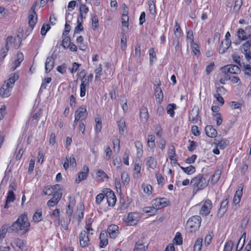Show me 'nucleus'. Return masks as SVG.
I'll list each match as a JSON object with an SVG mask.
<instances>
[{
	"label": "nucleus",
	"instance_id": "obj_55",
	"mask_svg": "<svg viewBox=\"0 0 251 251\" xmlns=\"http://www.w3.org/2000/svg\"><path fill=\"white\" fill-rule=\"evenodd\" d=\"M97 177L100 178L101 180H103L104 178H107L108 176L106 173L101 170H98L97 172Z\"/></svg>",
	"mask_w": 251,
	"mask_h": 251
},
{
	"label": "nucleus",
	"instance_id": "obj_50",
	"mask_svg": "<svg viewBox=\"0 0 251 251\" xmlns=\"http://www.w3.org/2000/svg\"><path fill=\"white\" fill-rule=\"evenodd\" d=\"M42 218V211L37 210L33 216V220L35 222H39Z\"/></svg>",
	"mask_w": 251,
	"mask_h": 251
},
{
	"label": "nucleus",
	"instance_id": "obj_33",
	"mask_svg": "<svg viewBox=\"0 0 251 251\" xmlns=\"http://www.w3.org/2000/svg\"><path fill=\"white\" fill-rule=\"evenodd\" d=\"M147 245H145L142 241H139L135 244L134 251H146Z\"/></svg>",
	"mask_w": 251,
	"mask_h": 251
},
{
	"label": "nucleus",
	"instance_id": "obj_2",
	"mask_svg": "<svg viewBox=\"0 0 251 251\" xmlns=\"http://www.w3.org/2000/svg\"><path fill=\"white\" fill-rule=\"evenodd\" d=\"M209 179L206 178L203 174H199L190 181V186L193 188V193L204 189L208 184Z\"/></svg>",
	"mask_w": 251,
	"mask_h": 251
},
{
	"label": "nucleus",
	"instance_id": "obj_31",
	"mask_svg": "<svg viewBox=\"0 0 251 251\" xmlns=\"http://www.w3.org/2000/svg\"><path fill=\"white\" fill-rule=\"evenodd\" d=\"M251 43L250 41H247L244 43L240 48L241 52L246 56L250 51Z\"/></svg>",
	"mask_w": 251,
	"mask_h": 251
},
{
	"label": "nucleus",
	"instance_id": "obj_6",
	"mask_svg": "<svg viewBox=\"0 0 251 251\" xmlns=\"http://www.w3.org/2000/svg\"><path fill=\"white\" fill-rule=\"evenodd\" d=\"M88 115L86 106H81L79 107L75 112V121H81L85 120Z\"/></svg>",
	"mask_w": 251,
	"mask_h": 251
},
{
	"label": "nucleus",
	"instance_id": "obj_48",
	"mask_svg": "<svg viewBox=\"0 0 251 251\" xmlns=\"http://www.w3.org/2000/svg\"><path fill=\"white\" fill-rule=\"evenodd\" d=\"M121 178L122 182L124 185H127L129 181V177L127 173H122L121 175Z\"/></svg>",
	"mask_w": 251,
	"mask_h": 251
},
{
	"label": "nucleus",
	"instance_id": "obj_11",
	"mask_svg": "<svg viewBox=\"0 0 251 251\" xmlns=\"http://www.w3.org/2000/svg\"><path fill=\"white\" fill-rule=\"evenodd\" d=\"M62 197V194L60 192H56L53 194V197L48 201L47 204L48 206H53L56 205Z\"/></svg>",
	"mask_w": 251,
	"mask_h": 251
},
{
	"label": "nucleus",
	"instance_id": "obj_3",
	"mask_svg": "<svg viewBox=\"0 0 251 251\" xmlns=\"http://www.w3.org/2000/svg\"><path fill=\"white\" fill-rule=\"evenodd\" d=\"M201 218L199 216H194L190 218L187 223V228L190 232L197 230L201 225Z\"/></svg>",
	"mask_w": 251,
	"mask_h": 251
},
{
	"label": "nucleus",
	"instance_id": "obj_46",
	"mask_svg": "<svg viewBox=\"0 0 251 251\" xmlns=\"http://www.w3.org/2000/svg\"><path fill=\"white\" fill-rule=\"evenodd\" d=\"M180 168L186 174L191 175L193 174L196 170L195 168L192 165H190L187 167H180Z\"/></svg>",
	"mask_w": 251,
	"mask_h": 251
},
{
	"label": "nucleus",
	"instance_id": "obj_5",
	"mask_svg": "<svg viewBox=\"0 0 251 251\" xmlns=\"http://www.w3.org/2000/svg\"><path fill=\"white\" fill-rule=\"evenodd\" d=\"M21 42L22 39L19 36L16 37L8 36L6 39V46L10 49H18L21 45Z\"/></svg>",
	"mask_w": 251,
	"mask_h": 251
},
{
	"label": "nucleus",
	"instance_id": "obj_4",
	"mask_svg": "<svg viewBox=\"0 0 251 251\" xmlns=\"http://www.w3.org/2000/svg\"><path fill=\"white\" fill-rule=\"evenodd\" d=\"M141 216L139 213L131 212L124 219L125 222L127 226H134L136 225L140 219Z\"/></svg>",
	"mask_w": 251,
	"mask_h": 251
},
{
	"label": "nucleus",
	"instance_id": "obj_17",
	"mask_svg": "<svg viewBox=\"0 0 251 251\" xmlns=\"http://www.w3.org/2000/svg\"><path fill=\"white\" fill-rule=\"evenodd\" d=\"M100 247L103 248L108 244L107 234L105 230L101 232L100 235Z\"/></svg>",
	"mask_w": 251,
	"mask_h": 251
},
{
	"label": "nucleus",
	"instance_id": "obj_45",
	"mask_svg": "<svg viewBox=\"0 0 251 251\" xmlns=\"http://www.w3.org/2000/svg\"><path fill=\"white\" fill-rule=\"evenodd\" d=\"M75 204L74 201H72L68 205V209L67 210V213L68 215L69 218L71 220L73 218V205Z\"/></svg>",
	"mask_w": 251,
	"mask_h": 251
},
{
	"label": "nucleus",
	"instance_id": "obj_62",
	"mask_svg": "<svg viewBox=\"0 0 251 251\" xmlns=\"http://www.w3.org/2000/svg\"><path fill=\"white\" fill-rule=\"evenodd\" d=\"M104 151L106 154L105 159L109 160L112 154V150L109 147L107 146L105 148Z\"/></svg>",
	"mask_w": 251,
	"mask_h": 251
},
{
	"label": "nucleus",
	"instance_id": "obj_44",
	"mask_svg": "<svg viewBox=\"0 0 251 251\" xmlns=\"http://www.w3.org/2000/svg\"><path fill=\"white\" fill-rule=\"evenodd\" d=\"M142 188L145 193L150 195L152 193V187L149 184L143 183L142 185Z\"/></svg>",
	"mask_w": 251,
	"mask_h": 251
},
{
	"label": "nucleus",
	"instance_id": "obj_30",
	"mask_svg": "<svg viewBox=\"0 0 251 251\" xmlns=\"http://www.w3.org/2000/svg\"><path fill=\"white\" fill-rule=\"evenodd\" d=\"M118 126L119 130V133L124 135L126 131V122L124 120L121 119L118 122Z\"/></svg>",
	"mask_w": 251,
	"mask_h": 251
},
{
	"label": "nucleus",
	"instance_id": "obj_1",
	"mask_svg": "<svg viewBox=\"0 0 251 251\" xmlns=\"http://www.w3.org/2000/svg\"><path fill=\"white\" fill-rule=\"evenodd\" d=\"M29 226L30 223L28 221L27 215L24 214L20 215L17 221L13 223L11 228L13 231L24 234L28 230Z\"/></svg>",
	"mask_w": 251,
	"mask_h": 251
},
{
	"label": "nucleus",
	"instance_id": "obj_7",
	"mask_svg": "<svg viewBox=\"0 0 251 251\" xmlns=\"http://www.w3.org/2000/svg\"><path fill=\"white\" fill-rule=\"evenodd\" d=\"M199 108L198 106L195 105L190 113L189 120L193 124H196L200 120Z\"/></svg>",
	"mask_w": 251,
	"mask_h": 251
},
{
	"label": "nucleus",
	"instance_id": "obj_64",
	"mask_svg": "<svg viewBox=\"0 0 251 251\" xmlns=\"http://www.w3.org/2000/svg\"><path fill=\"white\" fill-rule=\"evenodd\" d=\"M50 26L48 24H43L41 30V33L42 35H46L47 32L50 29Z\"/></svg>",
	"mask_w": 251,
	"mask_h": 251
},
{
	"label": "nucleus",
	"instance_id": "obj_49",
	"mask_svg": "<svg viewBox=\"0 0 251 251\" xmlns=\"http://www.w3.org/2000/svg\"><path fill=\"white\" fill-rule=\"evenodd\" d=\"M229 73L230 74H238L240 71V68L236 65H229Z\"/></svg>",
	"mask_w": 251,
	"mask_h": 251
},
{
	"label": "nucleus",
	"instance_id": "obj_10",
	"mask_svg": "<svg viewBox=\"0 0 251 251\" xmlns=\"http://www.w3.org/2000/svg\"><path fill=\"white\" fill-rule=\"evenodd\" d=\"M35 10V6H32L30 9L28 15V24L31 28L34 27L37 20V15Z\"/></svg>",
	"mask_w": 251,
	"mask_h": 251
},
{
	"label": "nucleus",
	"instance_id": "obj_14",
	"mask_svg": "<svg viewBox=\"0 0 251 251\" xmlns=\"http://www.w3.org/2000/svg\"><path fill=\"white\" fill-rule=\"evenodd\" d=\"M24 60V55L22 53L18 52L16 57V59L12 64L11 71H14Z\"/></svg>",
	"mask_w": 251,
	"mask_h": 251
},
{
	"label": "nucleus",
	"instance_id": "obj_57",
	"mask_svg": "<svg viewBox=\"0 0 251 251\" xmlns=\"http://www.w3.org/2000/svg\"><path fill=\"white\" fill-rule=\"evenodd\" d=\"M229 142L228 140H222L218 144L217 146L220 149H224L229 145Z\"/></svg>",
	"mask_w": 251,
	"mask_h": 251
},
{
	"label": "nucleus",
	"instance_id": "obj_47",
	"mask_svg": "<svg viewBox=\"0 0 251 251\" xmlns=\"http://www.w3.org/2000/svg\"><path fill=\"white\" fill-rule=\"evenodd\" d=\"M144 211L149 216L154 215L157 212V210L153 206L145 207Z\"/></svg>",
	"mask_w": 251,
	"mask_h": 251
},
{
	"label": "nucleus",
	"instance_id": "obj_9",
	"mask_svg": "<svg viewBox=\"0 0 251 251\" xmlns=\"http://www.w3.org/2000/svg\"><path fill=\"white\" fill-rule=\"evenodd\" d=\"M152 206L157 211L167 205V200L165 198H158L152 201Z\"/></svg>",
	"mask_w": 251,
	"mask_h": 251
},
{
	"label": "nucleus",
	"instance_id": "obj_36",
	"mask_svg": "<svg viewBox=\"0 0 251 251\" xmlns=\"http://www.w3.org/2000/svg\"><path fill=\"white\" fill-rule=\"evenodd\" d=\"M242 195V189H238L236 191L234 197L233 198V202L237 204L239 203L241 201V198Z\"/></svg>",
	"mask_w": 251,
	"mask_h": 251
},
{
	"label": "nucleus",
	"instance_id": "obj_42",
	"mask_svg": "<svg viewBox=\"0 0 251 251\" xmlns=\"http://www.w3.org/2000/svg\"><path fill=\"white\" fill-rule=\"evenodd\" d=\"M237 35L239 39L242 40H245L248 39L245 30H244L242 28L239 29L237 32Z\"/></svg>",
	"mask_w": 251,
	"mask_h": 251
},
{
	"label": "nucleus",
	"instance_id": "obj_61",
	"mask_svg": "<svg viewBox=\"0 0 251 251\" xmlns=\"http://www.w3.org/2000/svg\"><path fill=\"white\" fill-rule=\"evenodd\" d=\"M229 105L232 109H240L242 104L237 101H232L230 103Z\"/></svg>",
	"mask_w": 251,
	"mask_h": 251
},
{
	"label": "nucleus",
	"instance_id": "obj_54",
	"mask_svg": "<svg viewBox=\"0 0 251 251\" xmlns=\"http://www.w3.org/2000/svg\"><path fill=\"white\" fill-rule=\"evenodd\" d=\"M113 143L114 146V151L118 152L120 149V141L118 138L113 139Z\"/></svg>",
	"mask_w": 251,
	"mask_h": 251
},
{
	"label": "nucleus",
	"instance_id": "obj_15",
	"mask_svg": "<svg viewBox=\"0 0 251 251\" xmlns=\"http://www.w3.org/2000/svg\"><path fill=\"white\" fill-rule=\"evenodd\" d=\"M59 188V185L58 184L53 185L50 187H47L45 188L43 191V194L44 195L47 196H51L52 195L53 196V194L56 192H58V191H56L55 190L58 189Z\"/></svg>",
	"mask_w": 251,
	"mask_h": 251
},
{
	"label": "nucleus",
	"instance_id": "obj_13",
	"mask_svg": "<svg viewBox=\"0 0 251 251\" xmlns=\"http://www.w3.org/2000/svg\"><path fill=\"white\" fill-rule=\"evenodd\" d=\"M88 236L85 231H82L79 235V242L80 246L84 248L88 245Z\"/></svg>",
	"mask_w": 251,
	"mask_h": 251
},
{
	"label": "nucleus",
	"instance_id": "obj_38",
	"mask_svg": "<svg viewBox=\"0 0 251 251\" xmlns=\"http://www.w3.org/2000/svg\"><path fill=\"white\" fill-rule=\"evenodd\" d=\"M14 243L16 246L22 251L26 250L25 243L23 240L17 238L15 239Z\"/></svg>",
	"mask_w": 251,
	"mask_h": 251
},
{
	"label": "nucleus",
	"instance_id": "obj_8",
	"mask_svg": "<svg viewBox=\"0 0 251 251\" xmlns=\"http://www.w3.org/2000/svg\"><path fill=\"white\" fill-rule=\"evenodd\" d=\"M212 204L211 201L209 200H206L202 205L200 213L202 216L208 215L212 209Z\"/></svg>",
	"mask_w": 251,
	"mask_h": 251
},
{
	"label": "nucleus",
	"instance_id": "obj_58",
	"mask_svg": "<svg viewBox=\"0 0 251 251\" xmlns=\"http://www.w3.org/2000/svg\"><path fill=\"white\" fill-rule=\"evenodd\" d=\"M233 247V243L232 241H228L225 245L224 251H231Z\"/></svg>",
	"mask_w": 251,
	"mask_h": 251
},
{
	"label": "nucleus",
	"instance_id": "obj_26",
	"mask_svg": "<svg viewBox=\"0 0 251 251\" xmlns=\"http://www.w3.org/2000/svg\"><path fill=\"white\" fill-rule=\"evenodd\" d=\"M93 78V75L92 74H91L87 76L84 75L81 79V83L80 86H84L88 87L90 82L92 80Z\"/></svg>",
	"mask_w": 251,
	"mask_h": 251
},
{
	"label": "nucleus",
	"instance_id": "obj_60",
	"mask_svg": "<svg viewBox=\"0 0 251 251\" xmlns=\"http://www.w3.org/2000/svg\"><path fill=\"white\" fill-rule=\"evenodd\" d=\"M140 171L141 165L139 163H135L134 168V174L136 175L137 177L140 176Z\"/></svg>",
	"mask_w": 251,
	"mask_h": 251
},
{
	"label": "nucleus",
	"instance_id": "obj_19",
	"mask_svg": "<svg viewBox=\"0 0 251 251\" xmlns=\"http://www.w3.org/2000/svg\"><path fill=\"white\" fill-rule=\"evenodd\" d=\"M106 197L108 205L111 206H114L116 201V198L114 193L112 191H109L107 193Z\"/></svg>",
	"mask_w": 251,
	"mask_h": 251
},
{
	"label": "nucleus",
	"instance_id": "obj_27",
	"mask_svg": "<svg viewBox=\"0 0 251 251\" xmlns=\"http://www.w3.org/2000/svg\"><path fill=\"white\" fill-rule=\"evenodd\" d=\"M140 116L141 120L145 123L146 122L149 118V113L146 107H142L140 109Z\"/></svg>",
	"mask_w": 251,
	"mask_h": 251
},
{
	"label": "nucleus",
	"instance_id": "obj_39",
	"mask_svg": "<svg viewBox=\"0 0 251 251\" xmlns=\"http://www.w3.org/2000/svg\"><path fill=\"white\" fill-rule=\"evenodd\" d=\"M203 239L201 237H200L197 239L196 241L195 242L194 246V251H201L202 246Z\"/></svg>",
	"mask_w": 251,
	"mask_h": 251
},
{
	"label": "nucleus",
	"instance_id": "obj_21",
	"mask_svg": "<svg viewBox=\"0 0 251 251\" xmlns=\"http://www.w3.org/2000/svg\"><path fill=\"white\" fill-rule=\"evenodd\" d=\"M126 7L125 4L124 5V12L123 14L122 17V24L123 26H125L127 28L128 27L129 23H128V20L129 18L127 15V11L126 10Z\"/></svg>",
	"mask_w": 251,
	"mask_h": 251
},
{
	"label": "nucleus",
	"instance_id": "obj_18",
	"mask_svg": "<svg viewBox=\"0 0 251 251\" xmlns=\"http://www.w3.org/2000/svg\"><path fill=\"white\" fill-rule=\"evenodd\" d=\"M230 44L231 42L229 39H225L223 41L219 48V53L221 54L225 53L226 50L229 47Z\"/></svg>",
	"mask_w": 251,
	"mask_h": 251
},
{
	"label": "nucleus",
	"instance_id": "obj_35",
	"mask_svg": "<svg viewBox=\"0 0 251 251\" xmlns=\"http://www.w3.org/2000/svg\"><path fill=\"white\" fill-rule=\"evenodd\" d=\"M79 11L81 19H85L86 14L89 11L88 7L84 4H81L80 6Z\"/></svg>",
	"mask_w": 251,
	"mask_h": 251
},
{
	"label": "nucleus",
	"instance_id": "obj_59",
	"mask_svg": "<svg viewBox=\"0 0 251 251\" xmlns=\"http://www.w3.org/2000/svg\"><path fill=\"white\" fill-rule=\"evenodd\" d=\"M155 98L157 102L160 103L162 102L163 98V94L161 90H159V92L155 93Z\"/></svg>",
	"mask_w": 251,
	"mask_h": 251
},
{
	"label": "nucleus",
	"instance_id": "obj_28",
	"mask_svg": "<svg viewBox=\"0 0 251 251\" xmlns=\"http://www.w3.org/2000/svg\"><path fill=\"white\" fill-rule=\"evenodd\" d=\"M84 210V206L83 204L82 203H79L77 206V216L79 222L83 218Z\"/></svg>",
	"mask_w": 251,
	"mask_h": 251
},
{
	"label": "nucleus",
	"instance_id": "obj_12",
	"mask_svg": "<svg viewBox=\"0 0 251 251\" xmlns=\"http://www.w3.org/2000/svg\"><path fill=\"white\" fill-rule=\"evenodd\" d=\"M89 168L87 166L83 167L82 172L78 174V177L75 179L76 183H79L81 181L85 179L88 176V174L89 172Z\"/></svg>",
	"mask_w": 251,
	"mask_h": 251
},
{
	"label": "nucleus",
	"instance_id": "obj_43",
	"mask_svg": "<svg viewBox=\"0 0 251 251\" xmlns=\"http://www.w3.org/2000/svg\"><path fill=\"white\" fill-rule=\"evenodd\" d=\"M176 107V105L174 103H171L168 105L167 107V112L171 117L174 116V109Z\"/></svg>",
	"mask_w": 251,
	"mask_h": 251
},
{
	"label": "nucleus",
	"instance_id": "obj_23",
	"mask_svg": "<svg viewBox=\"0 0 251 251\" xmlns=\"http://www.w3.org/2000/svg\"><path fill=\"white\" fill-rule=\"evenodd\" d=\"M11 89L12 88L3 84L0 88V95L3 97H8L10 95Z\"/></svg>",
	"mask_w": 251,
	"mask_h": 251
},
{
	"label": "nucleus",
	"instance_id": "obj_53",
	"mask_svg": "<svg viewBox=\"0 0 251 251\" xmlns=\"http://www.w3.org/2000/svg\"><path fill=\"white\" fill-rule=\"evenodd\" d=\"M104 195L102 193L98 194L96 197L95 205L96 206L100 205L104 199Z\"/></svg>",
	"mask_w": 251,
	"mask_h": 251
},
{
	"label": "nucleus",
	"instance_id": "obj_16",
	"mask_svg": "<svg viewBox=\"0 0 251 251\" xmlns=\"http://www.w3.org/2000/svg\"><path fill=\"white\" fill-rule=\"evenodd\" d=\"M107 232L112 238H115L119 233L118 226L115 225L109 226L107 229Z\"/></svg>",
	"mask_w": 251,
	"mask_h": 251
},
{
	"label": "nucleus",
	"instance_id": "obj_32",
	"mask_svg": "<svg viewBox=\"0 0 251 251\" xmlns=\"http://www.w3.org/2000/svg\"><path fill=\"white\" fill-rule=\"evenodd\" d=\"M176 153L175 150L174 146L172 147L171 149H169L168 151V156L170 159L171 160V163L175 164L177 163V160L175 158Z\"/></svg>",
	"mask_w": 251,
	"mask_h": 251
},
{
	"label": "nucleus",
	"instance_id": "obj_24",
	"mask_svg": "<svg viewBox=\"0 0 251 251\" xmlns=\"http://www.w3.org/2000/svg\"><path fill=\"white\" fill-rule=\"evenodd\" d=\"M205 131L206 135L211 138L216 137L217 133L216 130L211 126H207L205 127Z\"/></svg>",
	"mask_w": 251,
	"mask_h": 251
},
{
	"label": "nucleus",
	"instance_id": "obj_41",
	"mask_svg": "<svg viewBox=\"0 0 251 251\" xmlns=\"http://www.w3.org/2000/svg\"><path fill=\"white\" fill-rule=\"evenodd\" d=\"M101 72L102 65L100 64L98 67L95 70V81H99L100 80Z\"/></svg>",
	"mask_w": 251,
	"mask_h": 251
},
{
	"label": "nucleus",
	"instance_id": "obj_56",
	"mask_svg": "<svg viewBox=\"0 0 251 251\" xmlns=\"http://www.w3.org/2000/svg\"><path fill=\"white\" fill-rule=\"evenodd\" d=\"M191 47L195 55L197 56L199 55L200 54V51L198 45L193 42L192 43Z\"/></svg>",
	"mask_w": 251,
	"mask_h": 251
},
{
	"label": "nucleus",
	"instance_id": "obj_22",
	"mask_svg": "<svg viewBox=\"0 0 251 251\" xmlns=\"http://www.w3.org/2000/svg\"><path fill=\"white\" fill-rule=\"evenodd\" d=\"M228 203V201L227 200H225L221 202L220 207L218 212V215L220 217H222L226 211Z\"/></svg>",
	"mask_w": 251,
	"mask_h": 251
},
{
	"label": "nucleus",
	"instance_id": "obj_52",
	"mask_svg": "<svg viewBox=\"0 0 251 251\" xmlns=\"http://www.w3.org/2000/svg\"><path fill=\"white\" fill-rule=\"evenodd\" d=\"M174 242L176 245H180L182 243V238L179 232H177L174 239Z\"/></svg>",
	"mask_w": 251,
	"mask_h": 251
},
{
	"label": "nucleus",
	"instance_id": "obj_40",
	"mask_svg": "<svg viewBox=\"0 0 251 251\" xmlns=\"http://www.w3.org/2000/svg\"><path fill=\"white\" fill-rule=\"evenodd\" d=\"M96 126L95 130L97 133H99L101 131L102 125H101V120L100 116L97 117L95 119Z\"/></svg>",
	"mask_w": 251,
	"mask_h": 251
},
{
	"label": "nucleus",
	"instance_id": "obj_25",
	"mask_svg": "<svg viewBox=\"0 0 251 251\" xmlns=\"http://www.w3.org/2000/svg\"><path fill=\"white\" fill-rule=\"evenodd\" d=\"M146 164L148 168H150L151 169H154L157 165V161L154 157L151 156L148 157L146 159Z\"/></svg>",
	"mask_w": 251,
	"mask_h": 251
},
{
	"label": "nucleus",
	"instance_id": "obj_51",
	"mask_svg": "<svg viewBox=\"0 0 251 251\" xmlns=\"http://www.w3.org/2000/svg\"><path fill=\"white\" fill-rule=\"evenodd\" d=\"M15 198L16 197L14 192H12V191H8L6 200L7 201V203L13 202L15 201Z\"/></svg>",
	"mask_w": 251,
	"mask_h": 251
},
{
	"label": "nucleus",
	"instance_id": "obj_63",
	"mask_svg": "<svg viewBox=\"0 0 251 251\" xmlns=\"http://www.w3.org/2000/svg\"><path fill=\"white\" fill-rule=\"evenodd\" d=\"M155 2V1L154 0H151V2H149V9L152 14H154L156 12Z\"/></svg>",
	"mask_w": 251,
	"mask_h": 251
},
{
	"label": "nucleus",
	"instance_id": "obj_34",
	"mask_svg": "<svg viewBox=\"0 0 251 251\" xmlns=\"http://www.w3.org/2000/svg\"><path fill=\"white\" fill-rule=\"evenodd\" d=\"M221 174H222L221 169H217L215 171V173L211 176V182L212 184L216 183L219 179V178L221 176Z\"/></svg>",
	"mask_w": 251,
	"mask_h": 251
},
{
	"label": "nucleus",
	"instance_id": "obj_29",
	"mask_svg": "<svg viewBox=\"0 0 251 251\" xmlns=\"http://www.w3.org/2000/svg\"><path fill=\"white\" fill-rule=\"evenodd\" d=\"M18 75L15 74L11 75L5 84L12 88L15 82L18 79Z\"/></svg>",
	"mask_w": 251,
	"mask_h": 251
},
{
	"label": "nucleus",
	"instance_id": "obj_20",
	"mask_svg": "<svg viewBox=\"0 0 251 251\" xmlns=\"http://www.w3.org/2000/svg\"><path fill=\"white\" fill-rule=\"evenodd\" d=\"M54 60L53 57H48L47 58L45 63V71L46 72H50L53 68L54 65Z\"/></svg>",
	"mask_w": 251,
	"mask_h": 251
},
{
	"label": "nucleus",
	"instance_id": "obj_37",
	"mask_svg": "<svg viewBox=\"0 0 251 251\" xmlns=\"http://www.w3.org/2000/svg\"><path fill=\"white\" fill-rule=\"evenodd\" d=\"M148 146L151 149H154L155 147V136L153 135H149L148 137Z\"/></svg>",
	"mask_w": 251,
	"mask_h": 251
}]
</instances>
